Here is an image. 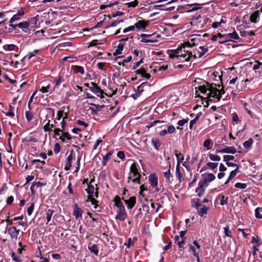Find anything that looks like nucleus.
Wrapping results in <instances>:
<instances>
[{
    "instance_id": "16",
    "label": "nucleus",
    "mask_w": 262,
    "mask_h": 262,
    "mask_svg": "<svg viewBox=\"0 0 262 262\" xmlns=\"http://www.w3.org/2000/svg\"><path fill=\"white\" fill-rule=\"evenodd\" d=\"M30 23L28 21L20 22L17 24L18 27L22 29L23 31L25 33H27V29L30 27Z\"/></svg>"
},
{
    "instance_id": "41",
    "label": "nucleus",
    "mask_w": 262,
    "mask_h": 262,
    "mask_svg": "<svg viewBox=\"0 0 262 262\" xmlns=\"http://www.w3.org/2000/svg\"><path fill=\"white\" fill-rule=\"evenodd\" d=\"M209 159L213 161H219L221 160V158L220 156L215 155H213L212 154H209Z\"/></svg>"
},
{
    "instance_id": "5",
    "label": "nucleus",
    "mask_w": 262,
    "mask_h": 262,
    "mask_svg": "<svg viewBox=\"0 0 262 262\" xmlns=\"http://www.w3.org/2000/svg\"><path fill=\"white\" fill-rule=\"evenodd\" d=\"M183 49H182L180 52L179 60H182V61H189L192 58V52L186 50V47H183Z\"/></svg>"
},
{
    "instance_id": "62",
    "label": "nucleus",
    "mask_w": 262,
    "mask_h": 262,
    "mask_svg": "<svg viewBox=\"0 0 262 262\" xmlns=\"http://www.w3.org/2000/svg\"><path fill=\"white\" fill-rule=\"evenodd\" d=\"M54 133V135L55 136H60L62 131L60 130V128H54V129H53V131Z\"/></svg>"
},
{
    "instance_id": "18",
    "label": "nucleus",
    "mask_w": 262,
    "mask_h": 262,
    "mask_svg": "<svg viewBox=\"0 0 262 262\" xmlns=\"http://www.w3.org/2000/svg\"><path fill=\"white\" fill-rule=\"evenodd\" d=\"M135 73L137 74L141 75V77L145 78L147 79H148L150 77V75L146 72V71L144 69L141 68L140 69L137 70L135 71Z\"/></svg>"
},
{
    "instance_id": "50",
    "label": "nucleus",
    "mask_w": 262,
    "mask_h": 262,
    "mask_svg": "<svg viewBox=\"0 0 262 262\" xmlns=\"http://www.w3.org/2000/svg\"><path fill=\"white\" fill-rule=\"evenodd\" d=\"M228 197H226L224 195L222 196L221 199L220 204L222 206L226 205L228 203Z\"/></svg>"
},
{
    "instance_id": "52",
    "label": "nucleus",
    "mask_w": 262,
    "mask_h": 262,
    "mask_svg": "<svg viewBox=\"0 0 262 262\" xmlns=\"http://www.w3.org/2000/svg\"><path fill=\"white\" fill-rule=\"evenodd\" d=\"M210 143L211 140L210 139H206L203 143V146L205 147L207 150H209L211 148L210 146Z\"/></svg>"
},
{
    "instance_id": "7",
    "label": "nucleus",
    "mask_w": 262,
    "mask_h": 262,
    "mask_svg": "<svg viewBox=\"0 0 262 262\" xmlns=\"http://www.w3.org/2000/svg\"><path fill=\"white\" fill-rule=\"evenodd\" d=\"M91 84L92 85L91 86H89V84H86L85 85L89 88L90 91H91L93 93L96 94L98 97H100L101 98H103L102 96H100L99 95L101 94L102 95L103 94V90H102L101 88L99 87L95 82H91Z\"/></svg>"
},
{
    "instance_id": "27",
    "label": "nucleus",
    "mask_w": 262,
    "mask_h": 262,
    "mask_svg": "<svg viewBox=\"0 0 262 262\" xmlns=\"http://www.w3.org/2000/svg\"><path fill=\"white\" fill-rule=\"evenodd\" d=\"M47 183L46 182H34L33 185L31 186L30 189L32 191V192H33V189L35 187L36 188L44 186L46 185Z\"/></svg>"
},
{
    "instance_id": "24",
    "label": "nucleus",
    "mask_w": 262,
    "mask_h": 262,
    "mask_svg": "<svg viewBox=\"0 0 262 262\" xmlns=\"http://www.w3.org/2000/svg\"><path fill=\"white\" fill-rule=\"evenodd\" d=\"M209 183H208L206 179L202 178L201 180L199 182L198 187L205 189V188L207 187Z\"/></svg>"
},
{
    "instance_id": "54",
    "label": "nucleus",
    "mask_w": 262,
    "mask_h": 262,
    "mask_svg": "<svg viewBox=\"0 0 262 262\" xmlns=\"http://www.w3.org/2000/svg\"><path fill=\"white\" fill-rule=\"evenodd\" d=\"M34 204L31 203V205L27 208V213L28 215H31L34 210Z\"/></svg>"
},
{
    "instance_id": "57",
    "label": "nucleus",
    "mask_w": 262,
    "mask_h": 262,
    "mask_svg": "<svg viewBox=\"0 0 262 262\" xmlns=\"http://www.w3.org/2000/svg\"><path fill=\"white\" fill-rule=\"evenodd\" d=\"M60 146L58 143H55L54 148V151L55 154H58L60 151Z\"/></svg>"
},
{
    "instance_id": "48",
    "label": "nucleus",
    "mask_w": 262,
    "mask_h": 262,
    "mask_svg": "<svg viewBox=\"0 0 262 262\" xmlns=\"http://www.w3.org/2000/svg\"><path fill=\"white\" fill-rule=\"evenodd\" d=\"M261 208L259 207H257L255 209V216L256 219H262V215L259 212V210Z\"/></svg>"
},
{
    "instance_id": "47",
    "label": "nucleus",
    "mask_w": 262,
    "mask_h": 262,
    "mask_svg": "<svg viewBox=\"0 0 262 262\" xmlns=\"http://www.w3.org/2000/svg\"><path fill=\"white\" fill-rule=\"evenodd\" d=\"M192 57L194 58H201L202 57L201 54L200 53L199 49H197L192 52Z\"/></svg>"
},
{
    "instance_id": "23",
    "label": "nucleus",
    "mask_w": 262,
    "mask_h": 262,
    "mask_svg": "<svg viewBox=\"0 0 262 262\" xmlns=\"http://www.w3.org/2000/svg\"><path fill=\"white\" fill-rule=\"evenodd\" d=\"M124 45L122 43H119L116 49L115 50V52L113 53L114 56H117L119 54H120L123 49Z\"/></svg>"
},
{
    "instance_id": "22",
    "label": "nucleus",
    "mask_w": 262,
    "mask_h": 262,
    "mask_svg": "<svg viewBox=\"0 0 262 262\" xmlns=\"http://www.w3.org/2000/svg\"><path fill=\"white\" fill-rule=\"evenodd\" d=\"M59 140H60L62 142H65L66 139L67 140L71 139V135L69 134L68 132H62L61 136L59 137Z\"/></svg>"
},
{
    "instance_id": "12",
    "label": "nucleus",
    "mask_w": 262,
    "mask_h": 262,
    "mask_svg": "<svg viewBox=\"0 0 262 262\" xmlns=\"http://www.w3.org/2000/svg\"><path fill=\"white\" fill-rule=\"evenodd\" d=\"M124 202L127 205L128 209H132L135 206L136 203V198L135 196L130 197L128 200H124Z\"/></svg>"
},
{
    "instance_id": "64",
    "label": "nucleus",
    "mask_w": 262,
    "mask_h": 262,
    "mask_svg": "<svg viewBox=\"0 0 262 262\" xmlns=\"http://www.w3.org/2000/svg\"><path fill=\"white\" fill-rule=\"evenodd\" d=\"M102 140H101V139H98V140L96 141V142L95 143V144H94V145H93V150H96V149L97 148V147H98V145H99L101 143H102Z\"/></svg>"
},
{
    "instance_id": "51",
    "label": "nucleus",
    "mask_w": 262,
    "mask_h": 262,
    "mask_svg": "<svg viewBox=\"0 0 262 262\" xmlns=\"http://www.w3.org/2000/svg\"><path fill=\"white\" fill-rule=\"evenodd\" d=\"M11 257L13 260L17 262H19L21 260L20 256L17 255L15 253H11Z\"/></svg>"
},
{
    "instance_id": "1",
    "label": "nucleus",
    "mask_w": 262,
    "mask_h": 262,
    "mask_svg": "<svg viewBox=\"0 0 262 262\" xmlns=\"http://www.w3.org/2000/svg\"><path fill=\"white\" fill-rule=\"evenodd\" d=\"M113 201L117 213L115 216V219L119 221H124L127 218V213L120 198L118 196H116Z\"/></svg>"
},
{
    "instance_id": "11",
    "label": "nucleus",
    "mask_w": 262,
    "mask_h": 262,
    "mask_svg": "<svg viewBox=\"0 0 262 262\" xmlns=\"http://www.w3.org/2000/svg\"><path fill=\"white\" fill-rule=\"evenodd\" d=\"M148 23L149 21L144 20H139L135 24L134 27L139 30L145 29L148 25Z\"/></svg>"
},
{
    "instance_id": "56",
    "label": "nucleus",
    "mask_w": 262,
    "mask_h": 262,
    "mask_svg": "<svg viewBox=\"0 0 262 262\" xmlns=\"http://www.w3.org/2000/svg\"><path fill=\"white\" fill-rule=\"evenodd\" d=\"M207 165L211 169L213 170L216 168L218 165L217 163H213V162H208L207 164Z\"/></svg>"
},
{
    "instance_id": "39",
    "label": "nucleus",
    "mask_w": 262,
    "mask_h": 262,
    "mask_svg": "<svg viewBox=\"0 0 262 262\" xmlns=\"http://www.w3.org/2000/svg\"><path fill=\"white\" fill-rule=\"evenodd\" d=\"M25 116L26 118V119L28 122H31V121L32 120L33 118V114L32 112L30 111H27L25 113Z\"/></svg>"
},
{
    "instance_id": "43",
    "label": "nucleus",
    "mask_w": 262,
    "mask_h": 262,
    "mask_svg": "<svg viewBox=\"0 0 262 262\" xmlns=\"http://www.w3.org/2000/svg\"><path fill=\"white\" fill-rule=\"evenodd\" d=\"M234 186L241 189H245L247 188V185L246 183L237 182L235 184Z\"/></svg>"
},
{
    "instance_id": "26",
    "label": "nucleus",
    "mask_w": 262,
    "mask_h": 262,
    "mask_svg": "<svg viewBox=\"0 0 262 262\" xmlns=\"http://www.w3.org/2000/svg\"><path fill=\"white\" fill-rule=\"evenodd\" d=\"M73 69L74 72L76 74L80 73L81 75H83L84 73V70L82 67L79 66H74Z\"/></svg>"
},
{
    "instance_id": "55",
    "label": "nucleus",
    "mask_w": 262,
    "mask_h": 262,
    "mask_svg": "<svg viewBox=\"0 0 262 262\" xmlns=\"http://www.w3.org/2000/svg\"><path fill=\"white\" fill-rule=\"evenodd\" d=\"M234 159V157L231 155H225L224 156V161L229 162V161H232Z\"/></svg>"
},
{
    "instance_id": "19",
    "label": "nucleus",
    "mask_w": 262,
    "mask_h": 262,
    "mask_svg": "<svg viewBox=\"0 0 262 262\" xmlns=\"http://www.w3.org/2000/svg\"><path fill=\"white\" fill-rule=\"evenodd\" d=\"M259 11H255L253 13H252L250 16V20L251 23H256L257 22V19L259 18Z\"/></svg>"
},
{
    "instance_id": "60",
    "label": "nucleus",
    "mask_w": 262,
    "mask_h": 262,
    "mask_svg": "<svg viewBox=\"0 0 262 262\" xmlns=\"http://www.w3.org/2000/svg\"><path fill=\"white\" fill-rule=\"evenodd\" d=\"M138 4V1L135 0L134 1L128 3L127 4L129 7H135L137 6Z\"/></svg>"
},
{
    "instance_id": "53",
    "label": "nucleus",
    "mask_w": 262,
    "mask_h": 262,
    "mask_svg": "<svg viewBox=\"0 0 262 262\" xmlns=\"http://www.w3.org/2000/svg\"><path fill=\"white\" fill-rule=\"evenodd\" d=\"M39 50H35L32 52H30L28 53V54L27 55V57H28V59H30L32 57L35 56L36 54L38 53Z\"/></svg>"
},
{
    "instance_id": "29",
    "label": "nucleus",
    "mask_w": 262,
    "mask_h": 262,
    "mask_svg": "<svg viewBox=\"0 0 262 262\" xmlns=\"http://www.w3.org/2000/svg\"><path fill=\"white\" fill-rule=\"evenodd\" d=\"M151 144L156 149L158 150L159 147L161 145V143L157 138H152L151 139Z\"/></svg>"
},
{
    "instance_id": "4",
    "label": "nucleus",
    "mask_w": 262,
    "mask_h": 262,
    "mask_svg": "<svg viewBox=\"0 0 262 262\" xmlns=\"http://www.w3.org/2000/svg\"><path fill=\"white\" fill-rule=\"evenodd\" d=\"M148 181L150 186L155 188L157 192L161 191V188L158 187V178L156 173H152L149 176Z\"/></svg>"
},
{
    "instance_id": "17",
    "label": "nucleus",
    "mask_w": 262,
    "mask_h": 262,
    "mask_svg": "<svg viewBox=\"0 0 262 262\" xmlns=\"http://www.w3.org/2000/svg\"><path fill=\"white\" fill-rule=\"evenodd\" d=\"M201 37V35L200 34H193L191 36V38L190 39V42H188L190 46H195L196 43V41H199Z\"/></svg>"
},
{
    "instance_id": "45",
    "label": "nucleus",
    "mask_w": 262,
    "mask_h": 262,
    "mask_svg": "<svg viewBox=\"0 0 262 262\" xmlns=\"http://www.w3.org/2000/svg\"><path fill=\"white\" fill-rule=\"evenodd\" d=\"M199 118L200 116L198 115L193 119L190 121L189 124V128L190 129H192L194 124L196 123V121L199 120Z\"/></svg>"
},
{
    "instance_id": "28",
    "label": "nucleus",
    "mask_w": 262,
    "mask_h": 262,
    "mask_svg": "<svg viewBox=\"0 0 262 262\" xmlns=\"http://www.w3.org/2000/svg\"><path fill=\"white\" fill-rule=\"evenodd\" d=\"M208 209V207L205 206H203L202 208H201L198 210V213L200 216H204V215L207 214Z\"/></svg>"
},
{
    "instance_id": "59",
    "label": "nucleus",
    "mask_w": 262,
    "mask_h": 262,
    "mask_svg": "<svg viewBox=\"0 0 262 262\" xmlns=\"http://www.w3.org/2000/svg\"><path fill=\"white\" fill-rule=\"evenodd\" d=\"M170 166H169V168L168 170L164 173V176L165 177L166 179H167L168 181H170V178L171 177V173L170 171Z\"/></svg>"
},
{
    "instance_id": "33",
    "label": "nucleus",
    "mask_w": 262,
    "mask_h": 262,
    "mask_svg": "<svg viewBox=\"0 0 262 262\" xmlns=\"http://www.w3.org/2000/svg\"><path fill=\"white\" fill-rule=\"evenodd\" d=\"M51 89V85L50 83L48 84H45L42 85L41 88L39 89V91L41 92L42 93H46L50 91Z\"/></svg>"
},
{
    "instance_id": "42",
    "label": "nucleus",
    "mask_w": 262,
    "mask_h": 262,
    "mask_svg": "<svg viewBox=\"0 0 262 262\" xmlns=\"http://www.w3.org/2000/svg\"><path fill=\"white\" fill-rule=\"evenodd\" d=\"M237 172H238V166H237L235 170L231 171L228 177L229 178V180H232V179H233L235 177Z\"/></svg>"
},
{
    "instance_id": "2",
    "label": "nucleus",
    "mask_w": 262,
    "mask_h": 262,
    "mask_svg": "<svg viewBox=\"0 0 262 262\" xmlns=\"http://www.w3.org/2000/svg\"><path fill=\"white\" fill-rule=\"evenodd\" d=\"M199 90H196L195 94L200 97L204 99H207V101L212 100V95L214 93L213 86L207 84L206 85H203L199 86Z\"/></svg>"
},
{
    "instance_id": "9",
    "label": "nucleus",
    "mask_w": 262,
    "mask_h": 262,
    "mask_svg": "<svg viewBox=\"0 0 262 262\" xmlns=\"http://www.w3.org/2000/svg\"><path fill=\"white\" fill-rule=\"evenodd\" d=\"M82 210L79 208L77 204H75L73 207V215L77 220L82 218Z\"/></svg>"
},
{
    "instance_id": "46",
    "label": "nucleus",
    "mask_w": 262,
    "mask_h": 262,
    "mask_svg": "<svg viewBox=\"0 0 262 262\" xmlns=\"http://www.w3.org/2000/svg\"><path fill=\"white\" fill-rule=\"evenodd\" d=\"M226 151L228 154H234L236 152V150L233 146H227Z\"/></svg>"
},
{
    "instance_id": "34",
    "label": "nucleus",
    "mask_w": 262,
    "mask_h": 262,
    "mask_svg": "<svg viewBox=\"0 0 262 262\" xmlns=\"http://www.w3.org/2000/svg\"><path fill=\"white\" fill-rule=\"evenodd\" d=\"M253 143V139L249 138L248 140L245 141L243 146L246 149H249Z\"/></svg>"
},
{
    "instance_id": "38",
    "label": "nucleus",
    "mask_w": 262,
    "mask_h": 262,
    "mask_svg": "<svg viewBox=\"0 0 262 262\" xmlns=\"http://www.w3.org/2000/svg\"><path fill=\"white\" fill-rule=\"evenodd\" d=\"M224 230L225 234L226 236H228L229 237H232L231 231L229 230V227L228 225H226L224 228Z\"/></svg>"
},
{
    "instance_id": "8",
    "label": "nucleus",
    "mask_w": 262,
    "mask_h": 262,
    "mask_svg": "<svg viewBox=\"0 0 262 262\" xmlns=\"http://www.w3.org/2000/svg\"><path fill=\"white\" fill-rule=\"evenodd\" d=\"M213 90H214V93L212 94V98H216L217 99V101H220L222 98V95L224 94L225 91L224 89L219 90L216 87L213 86Z\"/></svg>"
},
{
    "instance_id": "3",
    "label": "nucleus",
    "mask_w": 262,
    "mask_h": 262,
    "mask_svg": "<svg viewBox=\"0 0 262 262\" xmlns=\"http://www.w3.org/2000/svg\"><path fill=\"white\" fill-rule=\"evenodd\" d=\"M141 175L138 172L136 164L133 163L130 166L129 176L127 178V183L130 182L135 184H140Z\"/></svg>"
},
{
    "instance_id": "25",
    "label": "nucleus",
    "mask_w": 262,
    "mask_h": 262,
    "mask_svg": "<svg viewBox=\"0 0 262 262\" xmlns=\"http://www.w3.org/2000/svg\"><path fill=\"white\" fill-rule=\"evenodd\" d=\"M73 159V156L72 154L68 156L66 159V164L64 169L68 170L71 166V162Z\"/></svg>"
},
{
    "instance_id": "35",
    "label": "nucleus",
    "mask_w": 262,
    "mask_h": 262,
    "mask_svg": "<svg viewBox=\"0 0 262 262\" xmlns=\"http://www.w3.org/2000/svg\"><path fill=\"white\" fill-rule=\"evenodd\" d=\"M14 110V107H13L11 105H10L9 111L8 112L5 113V115L8 117H14L15 116Z\"/></svg>"
},
{
    "instance_id": "6",
    "label": "nucleus",
    "mask_w": 262,
    "mask_h": 262,
    "mask_svg": "<svg viewBox=\"0 0 262 262\" xmlns=\"http://www.w3.org/2000/svg\"><path fill=\"white\" fill-rule=\"evenodd\" d=\"M6 230L10 235L11 239L15 240L17 239L18 236L20 233V230L17 229L15 227L13 226H11L10 227L7 226Z\"/></svg>"
},
{
    "instance_id": "10",
    "label": "nucleus",
    "mask_w": 262,
    "mask_h": 262,
    "mask_svg": "<svg viewBox=\"0 0 262 262\" xmlns=\"http://www.w3.org/2000/svg\"><path fill=\"white\" fill-rule=\"evenodd\" d=\"M25 13L23 9H19L16 14H14L10 19L9 23H13L15 21L19 20L21 19V17L24 16Z\"/></svg>"
},
{
    "instance_id": "49",
    "label": "nucleus",
    "mask_w": 262,
    "mask_h": 262,
    "mask_svg": "<svg viewBox=\"0 0 262 262\" xmlns=\"http://www.w3.org/2000/svg\"><path fill=\"white\" fill-rule=\"evenodd\" d=\"M200 53L201 54L202 57L208 51L207 48H205L204 46H200L199 48Z\"/></svg>"
},
{
    "instance_id": "13",
    "label": "nucleus",
    "mask_w": 262,
    "mask_h": 262,
    "mask_svg": "<svg viewBox=\"0 0 262 262\" xmlns=\"http://www.w3.org/2000/svg\"><path fill=\"white\" fill-rule=\"evenodd\" d=\"M51 121L48 120V122L43 126V129L46 132H51L53 131V128H54L55 124L57 123L56 120L54 121V124H50Z\"/></svg>"
},
{
    "instance_id": "31",
    "label": "nucleus",
    "mask_w": 262,
    "mask_h": 262,
    "mask_svg": "<svg viewBox=\"0 0 262 262\" xmlns=\"http://www.w3.org/2000/svg\"><path fill=\"white\" fill-rule=\"evenodd\" d=\"M176 177L179 180V182L182 181V174L180 171V166L177 165L176 170Z\"/></svg>"
},
{
    "instance_id": "40",
    "label": "nucleus",
    "mask_w": 262,
    "mask_h": 262,
    "mask_svg": "<svg viewBox=\"0 0 262 262\" xmlns=\"http://www.w3.org/2000/svg\"><path fill=\"white\" fill-rule=\"evenodd\" d=\"M205 189L196 187L195 192L198 193L199 197H202L204 194Z\"/></svg>"
},
{
    "instance_id": "36",
    "label": "nucleus",
    "mask_w": 262,
    "mask_h": 262,
    "mask_svg": "<svg viewBox=\"0 0 262 262\" xmlns=\"http://www.w3.org/2000/svg\"><path fill=\"white\" fill-rule=\"evenodd\" d=\"M89 249L91 251V252L94 253L96 255H98L99 250L96 245L94 244L92 246H89Z\"/></svg>"
},
{
    "instance_id": "15",
    "label": "nucleus",
    "mask_w": 262,
    "mask_h": 262,
    "mask_svg": "<svg viewBox=\"0 0 262 262\" xmlns=\"http://www.w3.org/2000/svg\"><path fill=\"white\" fill-rule=\"evenodd\" d=\"M95 188L93 186L88 185L87 189H86V191L87 193L92 196H95L96 198H97L98 196V193L97 191H95Z\"/></svg>"
},
{
    "instance_id": "63",
    "label": "nucleus",
    "mask_w": 262,
    "mask_h": 262,
    "mask_svg": "<svg viewBox=\"0 0 262 262\" xmlns=\"http://www.w3.org/2000/svg\"><path fill=\"white\" fill-rule=\"evenodd\" d=\"M135 28L134 27V25L129 26V27L125 28L124 29H123V32L124 33H127L128 32H129V31H133L135 29Z\"/></svg>"
},
{
    "instance_id": "20",
    "label": "nucleus",
    "mask_w": 262,
    "mask_h": 262,
    "mask_svg": "<svg viewBox=\"0 0 262 262\" xmlns=\"http://www.w3.org/2000/svg\"><path fill=\"white\" fill-rule=\"evenodd\" d=\"M201 177L202 178L206 179L208 183L213 181L215 179V176L211 173L202 174Z\"/></svg>"
},
{
    "instance_id": "14",
    "label": "nucleus",
    "mask_w": 262,
    "mask_h": 262,
    "mask_svg": "<svg viewBox=\"0 0 262 262\" xmlns=\"http://www.w3.org/2000/svg\"><path fill=\"white\" fill-rule=\"evenodd\" d=\"M182 49H183V47H179L177 49L171 50V52L172 54L170 55V58L179 59V55Z\"/></svg>"
},
{
    "instance_id": "61",
    "label": "nucleus",
    "mask_w": 262,
    "mask_h": 262,
    "mask_svg": "<svg viewBox=\"0 0 262 262\" xmlns=\"http://www.w3.org/2000/svg\"><path fill=\"white\" fill-rule=\"evenodd\" d=\"M189 120V119H183L182 120H179L178 122V124L180 126H183L185 123H187Z\"/></svg>"
},
{
    "instance_id": "32",
    "label": "nucleus",
    "mask_w": 262,
    "mask_h": 262,
    "mask_svg": "<svg viewBox=\"0 0 262 262\" xmlns=\"http://www.w3.org/2000/svg\"><path fill=\"white\" fill-rule=\"evenodd\" d=\"M87 202H90L91 203V204L92 205H94V208L98 211L99 210H98V206L97 205V203H98V201L96 200L94 198L92 197H89L88 200Z\"/></svg>"
},
{
    "instance_id": "30",
    "label": "nucleus",
    "mask_w": 262,
    "mask_h": 262,
    "mask_svg": "<svg viewBox=\"0 0 262 262\" xmlns=\"http://www.w3.org/2000/svg\"><path fill=\"white\" fill-rule=\"evenodd\" d=\"M54 212L55 211L52 209H48L46 211L47 223H49L51 221L52 216Z\"/></svg>"
},
{
    "instance_id": "37",
    "label": "nucleus",
    "mask_w": 262,
    "mask_h": 262,
    "mask_svg": "<svg viewBox=\"0 0 262 262\" xmlns=\"http://www.w3.org/2000/svg\"><path fill=\"white\" fill-rule=\"evenodd\" d=\"M175 155L177 157V165L180 166V163L182 162V161L184 160L183 156L181 153H176Z\"/></svg>"
},
{
    "instance_id": "58",
    "label": "nucleus",
    "mask_w": 262,
    "mask_h": 262,
    "mask_svg": "<svg viewBox=\"0 0 262 262\" xmlns=\"http://www.w3.org/2000/svg\"><path fill=\"white\" fill-rule=\"evenodd\" d=\"M113 153L114 151L113 150L110 151V152L107 153L105 156L103 157V159L108 161L110 159L111 157L113 154Z\"/></svg>"
},
{
    "instance_id": "44",
    "label": "nucleus",
    "mask_w": 262,
    "mask_h": 262,
    "mask_svg": "<svg viewBox=\"0 0 262 262\" xmlns=\"http://www.w3.org/2000/svg\"><path fill=\"white\" fill-rule=\"evenodd\" d=\"M226 36L234 39H237L239 38L238 35L235 31L231 33H228V34L226 35Z\"/></svg>"
},
{
    "instance_id": "21",
    "label": "nucleus",
    "mask_w": 262,
    "mask_h": 262,
    "mask_svg": "<svg viewBox=\"0 0 262 262\" xmlns=\"http://www.w3.org/2000/svg\"><path fill=\"white\" fill-rule=\"evenodd\" d=\"M64 81V79L61 76H59L57 79H55L54 81V83L55 84V85L53 88V89L51 91L50 93L53 92L55 90L56 88H57L62 82Z\"/></svg>"
}]
</instances>
